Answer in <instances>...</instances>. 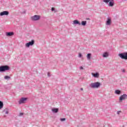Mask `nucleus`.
Listing matches in <instances>:
<instances>
[{
	"label": "nucleus",
	"instance_id": "30",
	"mask_svg": "<svg viewBox=\"0 0 127 127\" xmlns=\"http://www.w3.org/2000/svg\"><path fill=\"white\" fill-rule=\"evenodd\" d=\"M122 72H123V73H125V72H126V70L125 69H123Z\"/></svg>",
	"mask_w": 127,
	"mask_h": 127
},
{
	"label": "nucleus",
	"instance_id": "26",
	"mask_svg": "<svg viewBox=\"0 0 127 127\" xmlns=\"http://www.w3.org/2000/svg\"><path fill=\"white\" fill-rule=\"evenodd\" d=\"M21 116H23V113H20L19 114V117H21Z\"/></svg>",
	"mask_w": 127,
	"mask_h": 127
},
{
	"label": "nucleus",
	"instance_id": "20",
	"mask_svg": "<svg viewBox=\"0 0 127 127\" xmlns=\"http://www.w3.org/2000/svg\"><path fill=\"white\" fill-rule=\"evenodd\" d=\"M4 80H9V79H10V76H9L8 75H5L4 77Z\"/></svg>",
	"mask_w": 127,
	"mask_h": 127
},
{
	"label": "nucleus",
	"instance_id": "8",
	"mask_svg": "<svg viewBox=\"0 0 127 127\" xmlns=\"http://www.w3.org/2000/svg\"><path fill=\"white\" fill-rule=\"evenodd\" d=\"M9 12L8 11H3L0 13V16H3V15H8Z\"/></svg>",
	"mask_w": 127,
	"mask_h": 127
},
{
	"label": "nucleus",
	"instance_id": "19",
	"mask_svg": "<svg viewBox=\"0 0 127 127\" xmlns=\"http://www.w3.org/2000/svg\"><path fill=\"white\" fill-rule=\"evenodd\" d=\"M3 108V102L1 101H0V110H1Z\"/></svg>",
	"mask_w": 127,
	"mask_h": 127
},
{
	"label": "nucleus",
	"instance_id": "32",
	"mask_svg": "<svg viewBox=\"0 0 127 127\" xmlns=\"http://www.w3.org/2000/svg\"><path fill=\"white\" fill-rule=\"evenodd\" d=\"M87 20H90V18H86Z\"/></svg>",
	"mask_w": 127,
	"mask_h": 127
},
{
	"label": "nucleus",
	"instance_id": "16",
	"mask_svg": "<svg viewBox=\"0 0 127 127\" xmlns=\"http://www.w3.org/2000/svg\"><path fill=\"white\" fill-rule=\"evenodd\" d=\"M115 94H116V95H121L122 91L119 89H117L115 90Z\"/></svg>",
	"mask_w": 127,
	"mask_h": 127
},
{
	"label": "nucleus",
	"instance_id": "2",
	"mask_svg": "<svg viewBox=\"0 0 127 127\" xmlns=\"http://www.w3.org/2000/svg\"><path fill=\"white\" fill-rule=\"evenodd\" d=\"M9 70V66L8 65H1L0 66V73L1 72H5Z\"/></svg>",
	"mask_w": 127,
	"mask_h": 127
},
{
	"label": "nucleus",
	"instance_id": "11",
	"mask_svg": "<svg viewBox=\"0 0 127 127\" xmlns=\"http://www.w3.org/2000/svg\"><path fill=\"white\" fill-rule=\"evenodd\" d=\"M91 75L94 77V78H99V76H100L99 72H96L95 73H92Z\"/></svg>",
	"mask_w": 127,
	"mask_h": 127
},
{
	"label": "nucleus",
	"instance_id": "27",
	"mask_svg": "<svg viewBox=\"0 0 127 127\" xmlns=\"http://www.w3.org/2000/svg\"><path fill=\"white\" fill-rule=\"evenodd\" d=\"M79 69H80V70H83V69H84V67H83V66H80V67H79Z\"/></svg>",
	"mask_w": 127,
	"mask_h": 127
},
{
	"label": "nucleus",
	"instance_id": "18",
	"mask_svg": "<svg viewBox=\"0 0 127 127\" xmlns=\"http://www.w3.org/2000/svg\"><path fill=\"white\" fill-rule=\"evenodd\" d=\"M80 24H81V25H82L83 26H86V24H87V21H81V23H80Z\"/></svg>",
	"mask_w": 127,
	"mask_h": 127
},
{
	"label": "nucleus",
	"instance_id": "4",
	"mask_svg": "<svg viewBox=\"0 0 127 127\" xmlns=\"http://www.w3.org/2000/svg\"><path fill=\"white\" fill-rule=\"evenodd\" d=\"M26 101H27V98L22 97L19 100V101H18V103L19 105H21V104H24V103H25Z\"/></svg>",
	"mask_w": 127,
	"mask_h": 127
},
{
	"label": "nucleus",
	"instance_id": "5",
	"mask_svg": "<svg viewBox=\"0 0 127 127\" xmlns=\"http://www.w3.org/2000/svg\"><path fill=\"white\" fill-rule=\"evenodd\" d=\"M32 20L33 21H36L40 19V16L38 15H35L34 16L31 17Z\"/></svg>",
	"mask_w": 127,
	"mask_h": 127
},
{
	"label": "nucleus",
	"instance_id": "7",
	"mask_svg": "<svg viewBox=\"0 0 127 127\" xmlns=\"http://www.w3.org/2000/svg\"><path fill=\"white\" fill-rule=\"evenodd\" d=\"M34 44V40H32L31 41L29 42L26 44V47H30V46H32Z\"/></svg>",
	"mask_w": 127,
	"mask_h": 127
},
{
	"label": "nucleus",
	"instance_id": "10",
	"mask_svg": "<svg viewBox=\"0 0 127 127\" xmlns=\"http://www.w3.org/2000/svg\"><path fill=\"white\" fill-rule=\"evenodd\" d=\"M73 24H75V25H80L81 23H80V21L78 20H74L73 21Z\"/></svg>",
	"mask_w": 127,
	"mask_h": 127
},
{
	"label": "nucleus",
	"instance_id": "14",
	"mask_svg": "<svg viewBox=\"0 0 127 127\" xmlns=\"http://www.w3.org/2000/svg\"><path fill=\"white\" fill-rule=\"evenodd\" d=\"M52 111L53 113H54L55 114H57L58 112H59V108H53L52 109Z\"/></svg>",
	"mask_w": 127,
	"mask_h": 127
},
{
	"label": "nucleus",
	"instance_id": "3",
	"mask_svg": "<svg viewBox=\"0 0 127 127\" xmlns=\"http://www.w3.org/2000/svg\"><path fill=\"white\" fill-rule=\"evenodd\" d=\"M118 56L124 60H127V52L119 54Z\"/></svg>",
	"mask_w": 127,
	"mask_h": 127
},
{
	"label": "nucleus",
	"instance_id": "22",
	"mask_svg": "<svg viewBox=\"0 0 127 127\" xmlns=\"http://www.w3.org/2000/svg\"><path fill=\"white\" fill-rule=\"evenodd\" d=\"M3 112H5L6 115H8V109L7 108H6L5 110H4Z\"/></svg>",
	"mask_w": 127,
	"mask_h": 127
},
{
	"label": "nucleus",
	"instance_id": "28",
	"mask_svg": "<svg viewBox=\"0 0 127 127\" xmlns=\"http://www.w3.org/2000/svg\"><path fill=\"white\" fill-rule=\"evenodd\" d=\"M121 112H122V111H118L117 115H120V113H121Z\"/></svg>",
	"mask_w": 127,
	"mask_h": 127
},
{
	"label": "nucleus",
	"instance_id": "12",
	"mask_svg": "<svg viewBox=\"0 0 127 127\" xmlns=\"http://www.w3.org/2000/svg\"><path fill=\"white\" fill-rule=\"evenodd\" d=\"M6 35L8 37L13 36V35H14V33L13 32H6Z\"/></svg>",
	"mask_w": 127,
	"mask_h": 127
},
{
	"label": "nucleus",
	"instance_id": "13",
	"mask_svg": "<svg viewBox=\"0 0 127 127\" xmlns=\"http://www.w3.org/2000/svg\"><path fill=\"white\" fill-rule=\"evenodd\" d=\"M115 5V2L114 1V0H110L109 1V3L108 4L109 6H113Z\"/></svg>",
	"mask_w": 127,
	"mask_h": 127
},
{
	"label": "nucleus",
	"instance_id": "1",
	"mask_svg": "<svg viewBox=\"0 0 127 127\" xmlns=\"http://www.w3.org/2000/svg\"><path fill=\"white\" fill-rule=\"evenodd\" d=\"M89 86L90 88H92V89H98V88H100V86H101V83L99 82L91 83Z\"/></svg>",
	"mask_w": 127,
	"mask_h": 127
},
{
	"label": "nucleus",
	"instance_id": "29",
	"mask_svg": "<svg viewBox=\"0 0 127 127\" xmlns=\"http://www.w3.org/2000/svg\"><path fill=\"white\" fill-rule=\"evenodd\" d=\"M48 76L50 77V73L49 72L48 73Z\"/></svg>",
	"mask_w": 127,
	"mask_h": 127
},
{
	"label": "nucleus",
	"instance_id": "21",
	"mask_svg": "<svg viewBox=\"0 0 127 127\" xmlns=\"http://www.w3.org/2000/svg\"><path fill=\"white\" fill-rule=\"evenodd\" d=\"M103 2H105V3H106V4H108V3H109V2H110V0H103Z\"/></svg>",
	"mask_w": 127,
	"mask_h": 127
},
{
	"label": "nucleus",
	"instance_id": "24",
	"mask_svg": "<svg viewBox=\"0 0 127 127\" xmlns=\"http://www.w3.org/2000/svg\"><path fill=\"white\" fill-rule=\"evenodd\" d=\"M51 10H52V11H55V8L52 7ZM55 12H56V11H55Z\"/></svg>",
	"mask_w": 127,
	"mask_h": 127
},
{
	"label": "nucleus",
	"instance_id": "31",
	"mask_svg": "<svg viewBox=\"0 0 127 127\" xmlns=\"http://www.w3.org/2000/svg\"><path fill=\"white\" fill-rule=\"evenodd\" d=\"M80 90H81V91H83V88H80Z\"/></svg>",
	"mask_w": 127,
	"mask_h": 127
},
{
	"label": "nucleus",
	"instance_id": "23",
	"mask_svg": "<svg viewBox=\"0 0 127 127\" xmlns=\"http://www.w3.org/2000/svg\"><path fill=\"white\" fill-rule=\"evenodd\" d=\"M60 121L61 122H64V121H66V119L65 118H62V119H60Z\"/></svg>",
	"mask_w": 127,
	"mask_h": 127
},
{
	"label": "nucleus",
	"instance_id": "15",
	"mask_svg": "<svg viewBox=\"0 0 127 127\" xmlns=\"http://www.w3.org/2000/svg\"><path fill=\"white\" fill-rule=\"evenodd\" d=\"M92 57V54L88 53L87 54L86 57L87 58V60H91V57Z\"/></svg>",
	"mask_w": 127,
	"mask_h": 127
},
{
	"label": "nucleus",
	"instance_id": "6",
	"mask_svg": "<svg viewBox=\"0 0 127 127\" xmlns=\"http://www.w3.org/2000/svg\"><path fill=\"white\" fill-rule=\"evenodd\" d=\"M127 98V95L126 94H124L123 95H121L119 98V102H123L124 100H126Z\"/></svg>",
	"mask_w": 127,
	"mask_h": 127
},
{
	"label": "nucleus",
	"instance_id": "25",
	"mask_svg": "<svg viewBox=\"0 0 127 127\" xmlns=\"http://www.w3.org/2000/svg\"><path fill=\"white\" fill-rule=\"evenodd\" d=\"M78 57H79V58H81V57H82V54L79 53V55H78Z\"/></svg>",
	"mask_w": 127,
	"mask_h": 127
},
{
	"label": "nucleus",
	"instance_id": "17",
	"mask_svg": "<svg viewBox=\"0 0 127 127\" xmlns=\"http://www.w3.org/2000/svg\"><path fill=\"white\" fill-rule=\"evenodd\" d=\"M109 56V53L108 52H105L103 54V57L106 58Z\"/></svg>",
	"mask_w": 127,
	"mask_h": 127
},
{
	"label": "nucleus",
	"instance_id": "9",
	"mask_svg": "<svg viewBox=\"0 0 127 127\" xmlns=\"http://www.w3.org/2000/svg\"><path fill=\"white\" fill-rule=\"evenodd\" d=\"M111 24H112V19L109 17L107 18V20L106 21V25H111Z\"/></svg>",
	"mask_w": 127,
	"mask_h": 127
}]
</instances>
